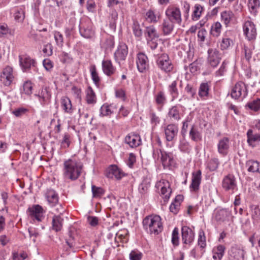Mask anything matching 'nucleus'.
<instances>
[{
	"label": "nucleus",
	"mask_w": 260,
	"mask_h": 260,
	"mask_svg": "<svg viewBox=\"0 0 260 260\" xmlns=\"http://www.w3.org/2000/svg\"><path fill=\"white\" fill-rule=\"evenodd\" d=\"M82 165L75 160L69 159L63 162V176L65 179L75 180L81 174Z\"/></svg>",
	"instance_id": "nucleus-1"
},
{
	"label": "nucleus",
	"mask_w": 260,
	"mask_h": 260,
	"mask_svg": "<svg viewBox=\"0 0 260 260\" xmlns=\"http://www.w3.org/2000/svg\"><path fill=\"white\" fill-rule=\"evenodd\" d=\"M144 229L150 234L158 235L163 229L161 218L158 215L146 217L143 221Z\"/></svg>",
	"instance_id": "nucleus-2"
},
{
	"label": "nucleus",
	"mask_w": 260,
	"mask_h": 260,
	"mask_svg": "<svg viewBox=\"0 0 260 260\" xmlns=\"http://www.w3.org/2000/svg\"><path fill=\"white\" fill-rule=\"evenodd\" d=\"M153 157L157 160H160L164 168L169 167L174 164L173 154L160 149L155 148L153 150Z\"/></svg>",
	"instance_id": "nucleus-3"
},
{
	"label": "nucleus",
	"mask_w": 260,
	"mask_h": 260,
	"mask_svg": "<svg viewBox=\"0 0 260 260\" xmlns=\"http://www.w3.org/2000/svg\"><path fill=\"white\" fill-rule=\"evenodd\" d=\"M167 19H170L173 22L180 25L182 22L181 14L180 9L177 7H169L166 11Z\"/></svg>",
	"instance_id": "nucleus-4"
},
{
	"label": "nucleus",
	"mask_w": 260,
	"mask_h": 260,
	"mask_svg": "<svg viewBox=\"0 0 260 260\" xmlns=\"http://www.w3.org/2000/svg\"><path fill=\"white\" fill-rule=\"evenodd\" d=\"M246 251L238 245L232 246L228 251L229 260H244Z\"/></svg>",
	"instance_id": "nucleus-5"
},
{
	"label": "nucleus",
	"mask_w": 260,
	"mask_h": 260,
	"mask_svg": "<svg viewBox=\"0 0 260 260\" xmlns=\"http://www.w3.org/2000/svg\"><path fill=\"white\" fill-rule=\"evenodd\" d=\"M244 34L249 40H255L256 37V28L255 24L251 21H246L243 25Z\"/></svg>",
	"instance_id": "nucleus-6"
},
{
	"label": "nucleus",
	"mask_w": 260,
	"mask_h": 260,
	"mask_svg": "<svg viewBox=\"0 0 260 260\" xmlns=\"http://www.w3.org/2000/svg\"><path fill=\"white\" fill-rule=\"evenodd\" d=\"M157 65L162 71L168 73L171 72L173 68L171 60L167 54H162L157 60Z\"/></svg>",
	"instance_id": "nucleus-7"
},
{
	"label": "nucleus",
	"mask_w": 260,
	"mask_h": 260,
	"mask_svg": "<svg viewBox=\"0 0 260 260\" xmlns=\"http://www.w3.org/2000/svg\"><path fill=\"white\" fill-rule=\"evenodd\" d=\"M247 94V87L245 84L242 82L237 83L232 89L231 96L237 99L240 96L245 98Z\"/></svg>",
	"instance_id": "nucleus-8"
},
{
	"label": "nucleus",
	"mask_w": 260,
	"mask_h": 260,
	"mask_svg": "<svg viewBox=\"0 0 260 260\" xmlns=\"http://www.w3.org/2000/svg\"><path fill=\"white\" fill-rule=\"evenodd\" d=\"M27 214L32 219H36L38 221H42L43 218V209L39 205H34L27 210Z\"/></svg>",
	"instance_id": "nucleus-9"
},
{
	"label": "nucleus",
	"mask_w": 260,
	"mask_h": 260,
	"mask_svg": "<svg viewBox=\"0 0 260 260\" xmlns=\"http://www.w3.org/2000/svg\"><path fill=\"white\" fill-rule=\"evenodd\" d=\"M208 61L213 67H216L221 60V54L216 49H209L208 50Z\"/></svg>",
	"instance_id": "nucleus-10"
},
{
	"label": "nucleus",
	"mask_w": 260,
	"mask_h": 260,
	"mask_svg": "<svg viewBox=\"0 0 260 260\" xmlns=\"http://www.w3.org/2000/svg\"><path fill=\"white\" fill-rule=\"evenodd\" d=\"M13 70L10 67L4 69L1 75V81L5 86H9L12 82L14 77L12 74Z\"/></svg>",
	"instance_id": "nucleus-11"
},
{
	"label": "nucleus",
	"mask_w": 260,
	"mask_h": 260,
	"mask_svg": "<svg viewBox=\"0 0 260 260\" xmlns=\"http://www.w3.org/2000/svg\"><path fill=\"white\" fill-rule=\"evenodd\" d=\"M182 239L184 244H190L194 238L193 231L187 226H183L181 229Z\"/></svg>",
	"instance_id": "nucleus-12"
},
{
	"label": "nucleus",
	"mask_w": 260,
	"mask_h": 260,
	"mask_svg": "<svg viewBox=\"0 0 260 260\" xmlns=\"http://www.w3.org/2000/svg\"><path fill=\"white\" fill-rule=\"evenodd\" d=\"M222 186L226 191L233 190L237 186L234 176L231 174L225 176L223 179Z\"/></svg>",
	"instance_id": "nucleus-13"
},
{
	"label": "nucleus",
	"mask_w": 260,
	"mask_h": 260,
	"mask_svg": "<svg viewBox=\"0 0 260 260\" xmlns=\"http://www.w3.org/2000/svg\"><path fill=\"white\" fill-rule=\"evenodd\" d=\"M136 63L138 70L140 72H143L149 67L148 57L143 53H139L137 54Z\"/></svg>",
	"instance_id": "nucleus-14"
},
{
	"label": "nucleus",
	"mask_w": 260,
	"mask_h": 260,
	"mask_svg": "<svg viewBox=\"0 0 260 260\" xmlns=\"http://www.w3.org/2000/svg\"><path fill=\"white\" fill-rule=\"evenodd\" d=\"M107 171V177L110 178L114 177L117 180L121 179L125 175L124 173L116 165L111 166L108 169Z\"/></svg>",
	"instance_id": "nucleus-15"
},
{
	"label": "nucleus",
	"mask_w": 260,
	"mask_h": 260,
	"mask_svg": "<svg viewBox=\"0 0 260 260\" xmlns=\"http://www.w3.org/2000/svg\"><path fill=\"white\" fill-rule=\"evenodd\" d=\"M158 186L160 187V192L162 198L165 200H168L172 192L170 183L168 181L162 180L160 181Z\"/></svg>",
	"instance_id": "nucleus-16"
},
{
	"label": "nucleus",
	"mask_w": 260,
	"mask_h": 260,
	"mask_svg": "<svg viewBox=\"0 0 260 260\" xmlns=\"http://www.w3.org/2000/svg\"><path fill=\"white\" fill-rule=\"evenodd\" d=\"M178 132V128L177 125L170 124L167 126L165 129V136L167 141H171Z\"/></svg>",
	"instance_id": "nucleus-17"
},
{
	"label": "nucleus",
	"mask_w": 260,
	"mask_h": 260,
	"mask_svg": "<svg viewBox=\"0 0 260 260\" xmlns=\"http://www.w3.org/2000/svg\"><path fill=\"white\" fill-rule=\"evenodd\" d=\"M218 152L223 156H225L228 153L230 147L229 139L227 137H224L219 141L218 145Z\"/></svg>",
	"instance_id": "nucleus-18"
},
{
	"label": "nucleus",
	"mask_w": 260,
	"mask_h": 260,
	"mask_svg": "<svg viewBox=\"0 0 260 260\" xmlns=\"http://www.w3.org/2000/svg\"><path fill=\"white\" fill-rule=\"evenodd\" d=\"M38 96L41 105L44 106L49 102L51 98V94L49 88L47 87L42 88Z\"/></svg>",
	"instance_id": "nucleus-19"
},
{
	"label": "nucleus",
	"mask_w": 260,
	"mask_h": 260,
	"mask_svg": "<svg viewBox=\"0 0 260 260\" xmlns=\"http://www.w3.org/2000/svg\"><path fill=\"white\" fill-rule=\"evenodd\" d=\"M201 181V171L198 170L196 172L192 173L191 183L190 185V188L191 191H197L199 188V186Z\"/></svg>",
	"instance_id": "nucleus-20"
},
{
	"label": "nucleus",
	"mask_w": 260,
	"mask_h": 260,
	"mask_svg": "<svg viewBox=\"0 0 260 260\" xmlns=\"http://www.w3.org/2000/svg\"><path fill=\"white\" fill-rule=\"evenodd\" d=\"M125 142L131 147H136L140 145L141 139L139 135L131 134L125 137Z\"/></svg>",
	"instance_id": "nucleus-21"
},
{
	"label": "nucleus",
	"mask_w": 260,
	"mask_h": 260,
	"mask_svg": "<svg viewBox=\"0 0 260 260\" xmlns=\"http://www.w3.org/2000/svg\"><path fill=\"white\" fill-rule=\"evenodd\" d=\"M127 46L123 44L120 45L114 53L115 60L117 61L124 60L127 54Z\"/></svg>",
	"instance_id": "nucleus-22"
},
{
	"label": "nucleus",
	"mask_w": 260,
	"mask_h": 260,
	"mask_svg": "<svg viewBox=\"0 0 260 260\" xmlns=\"http://www.w3.org/2000/svg\"><path fill=\"white\" fill-rule=\"evenodd\" d=\"M102 66L103 72L108 76H112L115 72L116 69L110 60H103Z\"/></svg>",
	"instance_id": "nucleus-23"
},
{
	"label": "nucleus",
	"mask_w": 260,
	"mask_h": 260,
	"mask_svg": "<svg viewBox=\"0 0 260 260\" xmlns=\"http://www.w3.org/2000/svg\"><path fill=\"white\" fill-rule=\"evenodd\" d=\"M174 23L170 19H165L161 24V30L164 35H170L174 28Z\"/></svg>",
	"instance_id": "nucleus-24"
},
{
	"label": "nucleus",
	"mask_w": 260,
	"mask_h": 260,
	"mask_svg": "<svg viewBox=\"0 0 260 260\" xmlns=\"http://www.w3.org/2000/svg\"><path fill=\"white\" fill-rule=\"evenodd\" d=\"M79 31L81 35L85 38H90L94 36V31L90 26H87L83 23L79 25Z\"/></svg>",
	"instance_id": "nucleus-25"
},
{
	"label": "nucleus",
	"mask_w": 260,
	"mask_h": 260,
	"mask_svg": "<svg viewBox=\"0 0 260 260\" xmlns=\"http://www.w3.org/2000/svg\"><path fill=\"white\" fill-rule=\"evenodd\" d=\"M144 35L148 41H152L153 39L159 37L157 30L153 25L146 27L144 31Z\"/></svg>",
	"instance_id": "nucleus-26"
},
{
	"label": "nucleus",
	"mask_w": 260,
	"mask_h": 260,
	"mask_svg": "<svg viewBox=\"0 0 260 260\" xmlns=\"http://www.w3.org/2000/svg\"><path fill=\"white\" fill-rule=\"evenodd\" d=\"M116 106L114 104H104L100 109V115L102 116H110L114 112V109H116Z\"/></svg>",
	"instance_id": "nucleus-27"
},
{
	"label": "nucleus",
	"mask_w": 260,
	"mask_h": 260,
	"mask_svg": "<svg viewBox=\"0 0 260 260\" xmlns=\"http://www.w3.org/2000/svg\"><path fill=\"white\" fill-rule=\"evenodd\" d=\"M46 198L49 204L52 206L55 205L58 203L57 194L53 190H48L46 193Z\"/></svg>",
	"instance_id": "nucleus-28"
},
{
	"label": "nucleus",
	"mask_w": 260,
	"mask_h": 260,
	"mask_svg": "<svg viewBox=\"0 0 260 260\" xmlns=\"http://www.w3.org/2000/svg\"><path fill=\"white\" fill-rule=\"evenodd\" d=\"M20 65L24 71L29 70L31 67L35 66V61L30 57H24V58L20 57Z\"/></svg>",
	"instance_id": "nucleus-29"
},
{
	"label": "nucleus",
	"mask_w": 260,
	"mask_h": 260,
	"mask_svg": "<svg viewBox=\"0 0 260 260\" xmlns=\"http://www.w3.org/2000/svg\"><path fill=\"white\" fill-rule=\"evenodd\" d=\"M247 171L249 172L260 173V165L257 161L249 160L246 162Z\"/></svg>",
	"instance_id": "nucleus-30"
},
{
	"label": "nucleus",
	"mask_w": 260,
	"mask_h": 260,
	"mask_svg": "<svg viewBox=\"0 0 260 260\" xmlns=\"http://www.w3.org/2000/svg\"><path fill=\"white\" fill-rule=\"evenodd\" d=\"M61 107L64 112L72 113L73 112L71 101L70 99L67 96H63L61 99Z\"/></svg>",
	"instance_id": "nucleus-31"
},
{
	"label": "nucleus",
	"mask_w": 260,
	"mask_h": 260,
	"mask_svg": "<svg viewBox=\"0 0 260 260\" xmlns=\"http://www.w3.org/2000/svg\"><path fill=\"white\" fill-rule=\"evenodd\" d=\"M247 143L249 145L254 147L255 142H257L260 141V134H253V131L251 129H249L247 133Z\"/></svg>",
	"instance_id": "nucleus-32"
},
{
	"label": "nucleus",
	"mask_w": 260,
	"mask_h": 260,
	"mask_svg": "<svg viewBox=\"0 0 260 260\" xmlns=\"http://www.w3.org/2000/svg\"><path fill=\"white\" fill-rule=\"evenodd\" d=\"M229 215V212L226 209H219L215 210L214 217L218 222H223Z\"/></svg>",
	"instance_id": "nucleus-33"
},
{
	"label": "nucleus",
	"mask_w": 260,
	"mask_h": 260,
	"mask_svg": "<svg viewBox=\"0 0 260 260\" xmlns=\"http://www.w3.org/2000/svg\"><path fill=\"white\" fill-rule=\"evenodd\" d=\"M260 6L259 0H248V7L251 14L256 15Z\"/></svg>",
	"instance_id": "nucleus-34"
},
{
	"label": "nucleus",
	"mask_w": 260,
	"mask_h": 260,
	"mask_svg": "<svg viewBox=\"0 0 260 260\" xmlns=\"http://www.w3.org/2000/svg\"><path fill=\"white\" fill-rule=\"evenodd\" d=\"M225 250V247L222 245H218L216 249H213V258L214 260H221L223 257Z\"/></svg>",
	"instance_id": "nucleus-35"
},
{
	"label": "nucleus",
	"mask_w": 260,
	"mask_h": 260,
	"mask_svg": "<svg viewBox=\"0 0 260 260\" xmlns=\"http://www.w3.org/2000/svg\"><path fill=\"white\" fill-rule=\"evenodd\" d=\"M204 8L201 5L197 4L193 7V10L191 15V18L193 21L199 20L203 11Z\"/></svg>",
	"instance_id": "nucleus-36"
},
{
	"label": "nucleus",
	"mask_w": 260,
	"mask_h": 260,
	"mask_svg": "<svg viewBox=\"0 0 260 260\" xmlns=\"http://www.w3.org/2000/svg\"><path fill=\"white\" fill-rule=\"evenodd\" d=\"M132 29L133 34L136 37L141 38L143 34L142 29L138 21L136 19L133 20Z\"/></svg>",
	"instance_id": "nucleus-37"
},
{
	"label": "nucleus",
	"mask_w": 260,
	"mask_h": 260,
	"mask_svg": "<svg viewBox=\"0 0 260 260\" xmlns=\"http://www.w3.org/2000/svg\"><path fill=\"white\" fill-rule=\"evenodd\" d=\"M63 218L60 216H54L52 219V228L56 232L61 230L62 227Z\"/></svg>",
	"instance_id": "nucleus-38"
},
{
	"label": "nucleus",
	"mask_w": 260,
	"mask_h": 260,
	"mask_svg": "<svg viewBox=\"0 0 260 260\" xmlns=\"http://www.w3.org/2000/svg\"><path fill=\"white\" fill-rule=\"evenodd\" d=\"M189 136L191 140L198 142L202 140V135L198 128L192 126L189 132Z\"/></svg>",
	"instance_id": "nucleus-39"
},
{
	"label": "nucleus",
	"mask_w": 260,
	"mask_h": 260,
	"mask_svg": "<svg viewBox=\"0 0 260 260\" xmlns=\"http://www.w3.org/2000/svg\"><path fill=\"white\" fill-rule=\"evenodd\" d=\"M234 17L233 13L231 11H224L221 13V18L224 24L227 26Z\"/></svg>",
	"instance_id": "nucleus-40"
},
{
	"label": "nucleus",
	"mask_w": 260,
	"mask_h": 260,
	"mask_svg": "<svg viewBox=\"0 0 260 260\" xmlns=\"http://www.w3.org/2000/svg\"><path fill=\"white\" fill-rule=\"evenodd\" d=\"M222 26L220 22H216L213 24L211 27L210 34L214 37H218L221 30Z\"/></svg>",
	"instance_id": "nucleus-41"
},
{
	"label": "nucleus",
	"mask_w": 260,
	"mask_h": 260,
	"mask_svg": "<svg viewBox=\"0 0 260 260\" xmlns=\"http://www.w3.org/2000/svg\"><path fill=\"white\" fill-rule=\"evenodd\" d=\"M86 101L88 104H93L96 102L95 93L91 87H88L87 90Z\"/></svg>",
	"instance_id": "nucleus-42"
},
{
	"label": "nucleus",
	"mask_w": 260,
	"mask_h": 260,
	"mask_svg": "<svg viewBox=\"0 0 260 260\" xmlns=\"http://www.w3.org/2000/svg\"><path fill=\"white\" fill-rule=\"evenodd\" d=\"M145 18L149 23H155L158 21V18H157L153 11L149 10L145 15Z\"/></svg>",
	"instance_id": "nucleus-43"
},
{
	"label": "nucleus",
	"mask_w": 260,
	"mask_h": 260,
	"mask_svg": "<svg viewBox=\"0 0 260 260\" xmlns=\"http://www.w3.org/2000/svg\"><path fill=\"white\" fill-rule=\"evenodd\" d=\"M168 116L172 120H178L180 117L179 110L176 106L172 107L168 113Z\"/></svg>",
	"instance_id": "nucleus-44"
},
{
	"label": "nucleus",
	"mask_w": 260,
	"mask_h": 260,
	"mask_svg": "<svg viewBox=\"0 0 260 260\" xmlns=\"http://www.w3.org/2000/svg\"><path fill=\"white\" fill-rule=\"evenodd\" d=\"M209 85L207 83H202L201 84L199 90V95L201 98L206 97L209 94Z\"/></svg>",
	"instance_id": "nucleus-45"
},
{
	"label": "nucleus",
	"mask_w": 260,
	"mask_h": 260,
	"mask_svg": "<svg viewBox=\"0 0 260 260\" xmlns=\"http://www.w3.org/2000/svg\"><path fill=\"white\" fill-rule=\"evenodd\" d=\"M150 186V182L147 179H145L143 180L142 183L139 186V191L142 194H145L147 192Z\"/></svg>",
	"instance_id": "nucleus-46"
},
{
	"label": "nucleus",
	"mask_w": 260,
	"mask_h": 260,
	"mask_svg": "<svg viewBox=\"0 0 260 260\" xmlns=\"http://www.w3.org/2000/svg\"><path fill=\"white\" fill-rule=\"evenodd\" d=\"M91 190L93 198H101L104 193V191L101 187L92 185Z\"/></svg>",
	"instance_id": "nucleus-47"
},
{
	"label": "nucleus",
	"mask_w": 260,
	"mask_h": 260,
	"mask_svg": "<svg viewBox=\"0 0 260 260\" xmlns=\"http://www.w3.org/2000/svg\"><path fill=\"white\" fill-rule=\"evenodd\" d=\"M251 208V216L256 220L260 219V208L257 206L252 205Z\"/></svg>",
	"instance_id": "nucleus-48"
},
{
	"label": "nucleus",
	"mask_w": 260,
	"mask_h": 260,
	"mask_svg": "<svg viewBox=\"0 0 260 260\" xmlns=\"http://www.w3.org/2000/svg\"><path fill=\"white\" fill-rule=\"evenodd\" d=\"M92 79L95 84H99L100 81V77L96 72V67L94 65L91 67L90 69Z\"/></svg>",
	"instance_id": "nucleus-49"
},
{
	"label": "nucleus",
	"mask_w": 260,
	"mask_h": 260,
	"mask_svg": "<svg viewBox=\"0 0 260 260\" xmlns=\"http://www.w3.org/2000/svg\"><path fill=\"white\" fill-rule=\"evenodd\" d=\"M219 161L216 158L211 159L208 164V168L211 171L216 170L218 167Z\"/></svg>",
	"instance_id": "nucleus-50"
},
{
	"label": "nucleus",
	"mask_w": 260,
	"mask_h": 260,
	"mask_svg": "<svg viewBox=\"0 0 260 260\" xmlns=\"http://www.w3.org/2000/svg\"><path fill=\"white\" fill-rule=\"evenodd\" d=\"M181 5L182 6V10L183 13V16L185 19H187L189 16V12L190 10V5L186 1L181 2Z\"/></svg>",
	"instance_id": "nucleus-51"
},
{
	"label": "nucleus",
	"mask_w": 260,
	"mask_h": 260,
	"mask_svg": "<svg viewBox=\"0 0 260 260\" xmlns=\"http://www.w3.org/2000/svg\"><path fill=\"white\" fill-rule=\"evenodd\" d=\"M172 242L174 246L179 245V233L178 229L175 228L172 234Z\"/></svg>",
	"instance_id": "nucleus-52"
},
{
	"label": "nucleus",
	"mask_w": 260,
	"mask_h": 260,
	"mask_svg": "<svg viewBox=\"0 0 260 260\" xmlns=\"http://www.w3.org/2000/svg\"><path fill=\"white\" fill-rule=\"evenodd\" d=\"M198 245L202 248H205L206 246L204 232L202 230L200 231L199 233Z\"/></svg>",
	"instance_id": "nucleus-53"
},
{
	"label": "nucleus",
	"mask_w": 260,
	"mask_h": 260,
	"mask_svg": "<svg viewBox=\"0 0 260 260\" xmlns=\"http://www.w3.org/2000/svg\"><path fill=\"white\" fill-rule=\"evenodd\" d=\"M247 106L251 110L255 111H258L260 109V99L254 100L247 104Z\"/></svg>",
	"instance_id": "nucleus-54"
},
{
	"label": "nucleus",
	"mask_w": 260,
	"mask_h": 260,
	"mask_svg": "<svg viewBox=\"0 0 260 260\" xmlns=\"http://www.w3.org/2000/svg\"><path fill=\"white\" fill-rule=\"evenodd\" d=\"M169 90L173 98H175L178 95V90L177 88V82L173 81L169 87Z\"/></svg>",
	"instance_id": "nucleus-55"
},
{
	"label": "nucleus",
	"mask_w": 260,
	"mask_h": 260,
	"mask_svg": "<svg viewBox=\"0 0 260 260\" xmlns=\"http://www.w3.org/2000/svg\"><path fill=\"white\" fill-rule=\"evenodd\" d=\"M142 257V253L138 250H133L129 253L131 260H141Z\"/></svg>",
	"instance_id": "nucleus-56"
},
{
	"label": "nucleus",
	"mask_w": 260,
	"mask_h": 260,
	"mask_svg": "<svg viewBox=\"0 0 260 260\" xmlns=\"http://www.w3.org/2000/svg\"><path fill=\"white\" fill-rule=\"evenodd\" d=\"M166 97L162 91H159L156 95L155 101L157 104L163 105L166 101Z\"/></svg>",
	"instance_id": "nucleus-57"
},
{
	"label": "nucleus",
	"mask_w": 260,
	"mask_h": 260,
	"mask_svg": "<svg viewBox=\"0 0 260 260\" xmlns=\"http://www.w3.org/2000/svg\"><path fill=\"white\" fill-rule=\"evenodd\" d=\"M28 112V109L23 107L17 108L13 111V114L16 117H20Z\"/></svg>",
	"instance_id": "nucleus-58"
},
{
	"label": "nucleus",
	"mask_w": 260,
	"mask_h": 260,
	"mask_svg": "<svg viewBox=\"0 0 260 260\" xmlns=\"http://www.w3.org/2000/svg\"><path fill=\"white\" fill-rule=\"evenodd\" d=\"M23 87L25 94L30 95L32 93V85L30 82H25Z\"/></svg>",
	"instance_id": "nucleus-59"
},
{
	"label": "nucleus",
	"mask_w": 260,
	"mask_h": 260,
	"mask_svg": "<svg viewBox=\"0 0 260 260\" xmlns=\"http://www.w3.org/2000/svg\"><path fill=\"white\" fill-rule=\"evenodd\" d=\"M11 34L10 29L6 24H0V37H3L7 34Z\"/></svg>",
	"instance_id": "nucleus-60"
},
{
	"label": "nucleus",
	"mask_w": 260,
	"mask_h": 260,
	"mask_svg": "<svg viewBox=\"0 0 260 260\" xmlns=\"http://www.w3.org/2000/svg\"><path fill=\"white\" fill-rule=\"evenodd\" d=\"M232 43L233 41L230 39L223 38L220 44V47L222 50L226 49Z\"/></svg>",
	"instance_id": "nucleus-61"
},
{
	"label": "nucleus",
	"mask_w": 260,
	"mask_h": 260,
	"mask_svg": "<svg viewBox=\"0 0 260 260\" xmlns=\"http://www.w3.org/2000/svg\"><path fill=\"white\" fill-rule=\"evenodd\" d=\"M70 136L68 134H65L61 141V147L63 148L69 147L70 146Z\"/></svg>",
	"instance_id": "nucleus-62"
},
{
	"label": "nucleus",
	"mask_w": 260,
	"mask_h": 260,
	"mask_svg": "<svg viewBox=\"0 0 260 260\" xmlns=\"http://www.w3.org/2000/svg\"><path fill=\"white\" fill-rule=\"evenodd\" d=\"M15 19L19 22L22 21L24 19V13L21 9L18 10L14 14Z\"/></svg>",
	"instance_id": "nucleus-63"
},
{
	"label": "nucleus",
	"mask_w": 260,
	"mask_h": 260,
	"mask_svg": "<svg viewBox=\"0 0 260 260\" xmlns=\"http://www.w3.org/2000/svg\"><path fill=\"white\" fill-rule=\"evenodd\" d=\"M54 37L57 44L59 46H62L63 42V38L60 32L59 31H55L54 33Z\"/></svg>",
	"instance_id": "nucleus-64"
}]
</instances>
